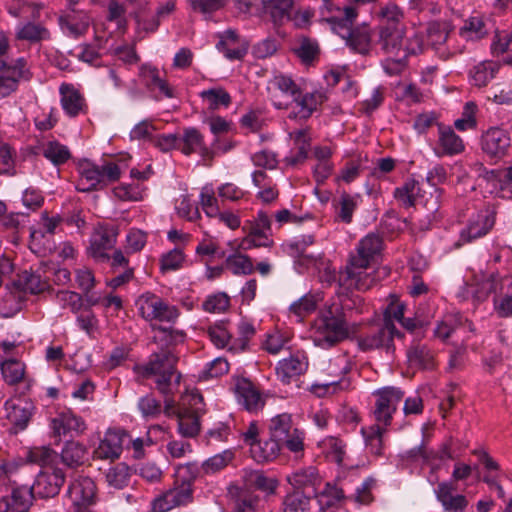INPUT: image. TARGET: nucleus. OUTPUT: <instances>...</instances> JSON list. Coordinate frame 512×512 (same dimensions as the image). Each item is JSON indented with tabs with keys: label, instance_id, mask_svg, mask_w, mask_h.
Instances as JSON below:
<instances>
[{
	"label": "nucleus",
	"instance_id": "338daca9",
	"mask_svg": "<svg viewBox=\"0 0 512 512\" xmlns=\"http://www.w3.org/2000/svg\"><path fill=\"white\" fill-rule=\"evenodd\" d=\"M356 203L352 196L348 193H342L339 199L338 217L345 223L352 221V215L355 210Z\"/></svg>",
	"mask_w": 512,
	"mask_h": 512
},
{
	"label": "nucleus",
	"instance_id": "8fccbe9b",
	"mask_svg": "<svg viewBox=\"0 0 512 512\" xmlns=\"http://www.w3.org/2000/svg\"><path fill=\"white\" fill-rule=\"evenodd\" d=\"M226 264L235 275H249L254 271L252 260L240 253L230 255L226 259Z\"/></svg>",
	"mask_w": 512,
	"mask_h": 512
},
{
	"label": "nucleus",
	"instance_id": "bf43d9fd",
	"mask_svg": "<svg viewBox=\"0 0 512 512\" xmlns=\"http://www.w3.org/2000/svg\"><path fill=\"white\" fill-rule=\"evenodd\" d=\"M100 170V188L106 187L109 183L115 182L120 178L121 171L119 166L114 162H105L98 165Z\"/></svg>",
	"mask_w": 512,
	"mask_h": 512
},
{
	"label": "nucleus",
	"instance_id": "bb28decb",
	"mask_svg": "<svg viewBox=\"0 0 512 512\" xmlns=\"http://www.w3.org/2000/svg\"><path fill=\"white\" fill-rule=\"evenodd\" d=\"M287 481L293 486L294 491L310 492L314 496L315 486L320 480L317 469L310 466L294 471L287 476Z\"/></svg>",
	"mask_w": 512,
	"mask_h": 512
},
{
	"label": "nucleus",
	"instance_id": "f704fd0d",
	"mask_svg": "<svg viewBox=\"0 0 512 512\" xmlns=\"http://www.w3.org/2000/svg\"><path fill=\"white\" fill-rule=\"evenodd\" d=\"M459 34L467 41H476L485 37L488 34V29L483 17L475 15L464 21Z\"/></svg>",
	"mask_w": 512,
	"mask_h": 512
},
{
	"label": "nucleus",
	"instance_id": "393cba45",
	"mask_svg": "<svg viewBox=\"0 0 512 512\" xmlns=\"http://www.w3.org/2000/svg\"><path fill=\"white\" fill-rule=\"evenodd\" d=\"M455 490L452 483L441 482L435 490L437 500L442 504L445 511L464 512L468 501L463 495H453Z\"/></svg>",
	"mask_w": 512,
	"mask_h": 512
},
{
	"label": "nucleus",
	"instance_id": "0e129e2a",
	"mask_svg": "<svg viewBox=\"0 0 512 512\" xmlns=\"http://www.w3.org/2000/svg\"><path fill=\"white\" fill-rule=\"evenodd\" d=\"M475 110L476 105L473 102H467L464 106L462 118L457 119L454 123L455 128L459 131L474 128L476 126Z\"/></svg>",
	"mask_w": 512,
	"mask_h": 512
},
{
	"label": "nucleus",
	"instance_id": "ddd939ff",
	"mask_svg": "<svg viewBox=\"0 0 512 512\" xmlns=\"http://www.w3.org/2000/svg\"><path fill=\"white\" fill-rule=\"evenodd\" d=\"M405 29L403 25L383 24L378 30V45L381 51L390 57H400L403 52Z\"/></svg>",
	"mask_w": 512,
	"mask_h": 512
},
{
	"label": "nucleus",
	"instance_id": "b1692460",
	"mask_svg": "<svg viewBox=\"0 0 512 512\" xmlns=\"http://www.w3.org/2000/svg\"><path fill=\"white\" fill-rule=\"evenodd\" d=\"M438 130V146L434 148L437 156L455 155L464 150L462 139L456 135L451 127L438 124Z\"/></svg>",
	"mask_w": 512,
	"mask_h": 512
},
{
	"label": "nucleus",
	"instance_id": "4d7b16f0",
	"mask_svg": "<svg viewBox=\"0 0 512 512\" xmlns=\"http://www.w3.org/2000/svg\"><path fill=\"white\" fill-rule=\"evenodd\" d=\"M80 171L82 177L90 183L89 187L86 190H96L100 188V170L98 169V165L85 161L80 165Z\"/></svg>",
	"mask_w": 512,
	"mask_h": 512
},
{
	"label": "nucleus",
	"instance_id": "7c9ffc66",
	"mask_svg": "<svg viewBox=\"0 0 512 512\" xmlns=\"http://www.w3.org/2000/svg\"><path fill=\"white\" fill-rule=\"evenodd\" d=\"M242 481L251 490L255 488L267 494H273L278 485L277 480L267 477L262 471L258 470H244Z\"/></svg>",
	"mask_w": 512,
	"mask_h": 512
},
{
	"label": "nucleus",
	"instance_id": "864d4df0",
	"mask_svg": "<svg viewBox=\"0 0 512 512\" xmlns=\"http://www.w3.org/2000/svg\"><path fill=\"white\" fill-rule=\"evenodd\" d=\"M129 476V467L124 463H118L108 470L106 479L111 486L122 488L127 484Z\"/></svg>",
	"mask_w": 512,
	"mask_h": 512
},
{
	"label": "nucleus",
	"instance_id": "cd10ccee",
	"mask_svg": "<svg viewBox=\"0 0 512 512\" xmlns=\"http://www.w3.org/2000/svg\"><path fill=\"white\" fill-rule=\"evenodd\" d=\"M235 391L238 395L239 402L242 403L248 411H257L263 407L264 400L262 399L260 392L249 380H238L235 386Z\"/></svg>",
	"mask_w": 512,
	"mask_h": 512
},
{
	"label": "nucleus",
	"instance_id": "6ab92c4d",
	"mask_svg": "<svg viewBox=\"0 0 512 512\" xmlns=\"http://www.w3.org/2000/svg\"><path fill=\"white\" fill-rule=\"evenodd\" d=\"M227 497L232 504L233 512H254L259 502V497L245 484H229Z\"/></svg>",
	"mask_w": 512,
	"mask_h": 512
},
{
	"label": "nucleus",
	"instance_id": "e433bc0d",
	"mask_svg": "<svg viewBox=\"0 0 512 512\" xmlns=\"http://www.w3.org/2000/svg\"><path fill=\"white\" fill-rule=\"evenodd\" d=\"M36 496L32 492V487H19L12 491L10 501L7 503V509L11 512H28L32 498Z\"/></svg>",
	"mask_w": 512,
	"mask_h": 512
},
{
	"label": "nucleus",
	"instance_id": "f03ea898",
	"mask_svg": "<svg viewBox=\"0 0 512 512\" xmlns=\"http://www.w3.org/2000/svg\"><path fill=\"white\" fill-rule=\"evenodd\" d=\"M356 300L346 298L341 307L332 305L326 312L315 320L313 341L321 348H331L346 339L348 326L344 309L352 310Z\"/></svg>",
	"mask_w": 512,
	"mask_h": 512
},
{
	"label": "nucleus",
	"instance_id": "39448f33",
	"mask_svg": "<svg viewBox=\"0 0 512 512\" xmlns=\"http://www.w3.org/2000/svg\"><path fill=\"white\" fill-rule=\"evenodd\" d=\"M357 16L355 8H344L343 17L325 18L331 29L345 40L346 45L354 52L368 55L371 50V34L366 26L353 28V22Z\"/></svg>",
	"mask_w": 512,
	"mask_h": 512
},
{
	"label": "nucleus",
	"instance_id": "473e14b6",
	"mask_svg": "<svg viewBox=\"0 0 512 512\" xmlns=\"http://www.w3.org/2000/svg\"><path fill=\"white\" fill-rule=\"evenodd\" d=\"M283 447L273 440L272 437L265 441H257L256 444H253L250 448V453L252 458L258 462H269L274 460L280 453Z\"/></svg>",
	"mask_w": 512,
	"mask_h": 512
},
{
	"label": "nucleus",
	"instance_id": "7ed1b4c3",
	"mask_svg": "<svg viewBox=\"0 0 512 512\" xmlns=\"http://www.w3.org/2000/svg\"><path fill=\"white\" fill-rule=\"evenodd\" d=\"M197 474L198 468L193 463L178 466L174 487L153 501V512H167L174 507L192 502V483Z\"/></svg>",
	"mask_w": 512,
	"mask_h": 512
},
{
	"label": "nucleus",
	"instance_id": "6e6d98bb",
	"mask_svg": "<svg viewBox=\"0 0 512 512\" xmlns=\"http://www.w3.org/2000/svg\"><path fill=\"white\" fill-rule=\"evenodd\" d=\"M317 307V299L313 295H305L290 306V311L296 316L303 318L314 312Z\"/></svg>",
	"mask_w": 512,
	"mask_h": 512
},
{
	"label": "nucleus",
	"instance_id": "aec40b11",
	"mask_svg": "<svg viewBox=\"0 0 512 512\" xmlns=\"http://www.w3.org/2000/svg\"><path fill=\"white\" fill-rule=\"evenodd\" d=\"M33 409V403L22 398L7 400L4 404L5 417L21 430L27 427Z\"/></svg>",
	"mask_w": 512,
	"mask_h": 512
},
{
	"label": "nucleus",
	"instance_id": "412c9836",
	"mask_svg": "<svg viewBox=\"0 0 512 512\" xmlns=\"http://www.w3.org/2000/svg\"><path fill=\"white\" fill-rule=\"evenodd\" d=\"M54 436L61 437L68 434L80 435L86 430V424L81 417L71 411L58 414L51 421Z\"/></svg>",
	"mask_w": 512,
	"mask_h": 512
},
{
	"label": "nucleus",
	"instance_id": "a878e982",
	"mask_svg": "<svg viewBox=\"0 0 512 512\" xmlns=\"http://www.w3.org/2000/svg\"><path fill=\"white\" fill-rule=\"evenodd\" d=\"M293 0H261V15H269L275 24L292 19Z\"/></svg>",
	"mask_w": 512,
	"mask_h": 512
},
{
	"label": "nucleus",
	"instance_id": "a19ab883",
	"mask_svg": "<svg viewBox=\"0 0 512 512\" xmlns=\"http://www.w3.org/2000/svg\"><path fill=\"white\" fill-rule=\"evenodd\" d=\"M419 191L418 183L413 180H407L401 187L395 189L394 197L405 208L416 205L419 201L416 195Z\"/></svg>",
	"mask_w": 512,
	"mask_h": 512
},
{
	"label": "nucleus",
	"instance_id": "f8f14e48",
	"mask_svg": "<svg viewBox=\"0 0 512 512\" xmlns=\"http://www.w3.org/2000/svg\"><path fill=\"white\" fill-rule=\"evenodd\" d=\"M136 306L141 316L146 320L172 322L178 317V311L175 307L169 306L151 293L141 295L136 301Z\"/></svg>",
	"mask_w": 512,
	"mask_h": 512
},
{
	"label": "nucleus",
	"instance_id": "37998d69",
	"mask_svg": "<svg viewBox=\"0 0 512 512\" xmlns=\"http://www.w3.org/2000/svg\"><path fill=\"white\" fill-rule=\"evenodd\" d=\"M501 290H503V297L499 301H494L495 309L501 317L512 316V275L503 279Z\"/></svg>",
	"mask_w": 512,
	"mask_h": 512
},
{
	"label": "nucleus",
	"instance_id": "6e6552de",
	"mask_svg": "<svg viewBox=\"0 0 512 512\" xmlns=\"http://www.w3.org/2000/svg\"><path fill=\"white\" fill-rule=\"evenodd\" d=\"M31 77L25 58L21 57L10 63L0 60V99L10 96L18 89L21 80L28 81Z\"/></svg>",
	"mask_w": 512,
	"mask_h": 512
},
{
	"label": "nucleus",
	"instance_id": "774afa93",
	"mask_svg": "<svg viewBox=\"0 0 512 512\" xmlns=\"http://www.w3.org/2000/svg\"><path fill=\"white\" fill-rule=\"evenodd\" d=\"M201 205L208 217H216L219 214L217 199L211 189L205 187L201 193Z\"/></svg>",
	"mask_w": 512,
	"mask_h": 512
},
{
	"label": "nucleus",
	"instance_id": "4c0bfd02",
	"mask_svg": "<svg viewBox=\"0 0 512 512\" xmlns=\"http://www.w3.org/2000/svg\"><path fill=\"white\" fill-rule=\"evenodd\" d=\"M312 493L304 491H293L289 493L284 501V512H306L310 509Z\"/></svg>",
	"mask_w": 512,
	"mask_h": 512
},
{
	"label": "nucleus",
	"instance_id": "c9c22d12",
	"mask_svg": "<svg viewBox=\"0 0 512 512\" xmlns=\"http://www.w3.org/2000/svg\"><path fill=\"white\" fill-rule=\"evenodd\" d=\"M86 447L78 441L66 442L61 452V460L68 467H77L84 463Z\"/></svg>",
	"mask_w": 512,
	"mask_h": 512
},
{
	"label": "nucleus",
	"instance_id": "603ef678",
	"mask_svg": "<svg viewBox=\"0 0 512 512\" xmlns=\"http://www.w3.org/2000/svg\"><path fill=\"white\" fill-rule=\"evenodd\" d=\"M15 170V152L5 143L0 144V175L13 176Z\"/></svg>",
	"mask_w": 512,
	"mask_h": 512
},
{
	"label": "nucleus",
	"instance_id": "9d476101",
	"mask_svg": "<svg viewBox=\"0 0 512 512\" xmlns=\"http://www.w3.org/2000/svg\"><path fill=\"white\" fill-rule=\"evenodd\" d=\"M117 235L118 228L115 225L100 223L95 226L88 248L90 256L99 262L109 260L107 251L114 247Z\"/></svg>",
	"mask_w": 512,
	"mask_h": 512
},
{
	"label": "nucleus",
	"instance_id": "c03bdc74",
	"mask_svg": "<svg viewBox=\"0 0 512 512\" xmlns=\"http://www.w3.org/2000/svg\"><path fill=\"white\" fill-rule=\"evenodd\" d=\"M180 150L185 155H190L200 149H203V136L196 128H187L184 130L183 136H180Z\"/></svg>",
	"mask_w": 512,
	"mask_h": 512
},
{
	"label": "nucleus",
	"instance_id": "1a4fd4ad",
	"mask_svg": "<svg viewBox=\"0 0 512 512\" xmlns=\"http://www.w3.org/2000/svg\"><path fill=\"white\" fill-rule=\"evenodd\" d=\"M373 415L376 421L374 426L387 427L391 424L392 416L396 412L404 393L395 387H385L376 392Z\"/></svg>",
	"mask_w": 512,
	"mask_h": 512
},
{
	"label": "nucleus",
	"instance_id": "20e7f679",
	"mask_svg": "<svg viewBox=\"0 0 512 512\" xmlns=\"http://www.w3.org/2000/svg\"><path fill=\"white\" fill-rule=\"evenodd\" d=\"M177 361L178 358L171 351L161 350L158 353H153L147 364L137 365L134 370L144 378L157 376V389L164 396H168L173 390L172 378L175 377V386L180 384L181 374L176 370Z\"/></svg>",
	"mask_w": 512,
	"mask_h": 512
},
{
	"label": "nucleus",
	"instance_id": "2f4dec72",
	"mask_svg": "<svg viewBox=\"0 0 512 512\" xmlns=\"http://www.w3.org/2000/svg\"><path fill=\"white\" fill-rule=\"evenodd\" d=\"M454 30V26L449 20H438L429 22L426 28L427 42L434 49L443 45L449 34Z\"/></svg>",
	"mask_w": 512,
	"mask_h": 512
},
{
	"label": "nucleus",
	"instance_id": "052dcab7",
	"mask_svg": "<svg viewBox=\"0 0 512 512\" xmlns=\"http://www.w3.org/2000/svg\"><path fill=\"white\" fill-rule=\"evenodd\" d=\"M232 456L230 451L214 455L203 463L202 468L206 473H215L223 469L232 460Z\"/></svg>",
	"mask_w": 512,
	"mask_h": 512
},
{
	"label": "nucleus",
	"instance_id": "680f3d73",
	"mask_svg": "<svg viewBox=\"0 0 512 512\" xmlns=\"http://www.w3.org/2000/svg\"><path fill=\"white\" fill-rule=\"evenodd\" d=\"M230 299L225 293L210 296L203 303V309L207 312L220 313L229 307Z\"/></svg>",
	"mask_w": 512,
	"mask_h": 512
},
{
	"label": "nucleus",
	"instance_id": "72a5a7b5",
	"mask_svg": "<svg viewBox=\"0 0 512 512\" xmlns=\"http://www.w3.org/2000/svg\"><path fill=\"white\" fill-rule=\"evenodd\" d=\"M13 285L19 291L31 294L43 292L47 287V283L41 279L40 275L27 270L17 275V278L13 280Z\"/></svg>",
	"mask_w": 512,
	"mask_h": 512
},
{
	"label": "nucleus",
	"instance_id": "49530a36",
	"mask_svg": "<svg viewBox=\"0 0 512 512\" xmlns=\"http://www.w3.org/2000/svg\"><path fill=\"white\" fill-rule=\"evenodd\" d=\"M476 280L474 297L478 301H484L490 294L497 292L499 285L498 274L491 273L488 276L483 275L480 280Z\"/></svg>",
	"mask_w": 512,
	"mask_h": 512
},
{
	"label": "nucleus",
	"instance_id": "5fc2aeb1",
	"mask_svg": "<svg viewBox=\"0 0 512 512\" xmlns=\"http://www.w3.org/2000/svg\"><path fill=\"white\" fill-rule=\"evenodd\" d=\"M385 428L380 426H371L368 430L362 429L366 445L371 453L375 455L381 454L382 450V434Z\"/></svg>",
	"mask_w": 512,
	"mask_h": 512
},
{
	"label": "nucleus",
	"instance_id": "2eb2a0df",
	"mask_svg": "<svg viewBox=\"0 0 512 512\" xmlns=\"http://www.w3.org/2000/svg\"><path fill=\"white\" fill-rule=\"evenodd\" d=\"M68 494L74 509H93L97 501L96 484L86 476H81L72 482Z\"/></svg>",
	"mask_w": 512,
	"mask_h": 512
},
{
	"label": "nucleus",
	"instance_id": "4468645a",
	"mask_svg": "<svg viewBox=\"0 0 512 512\" xmlns=\"http://www.w3.org/2000/svg\"><path fill=\"white\" fill-rule=\"evenodd\" d=\"M65 475L59 468H45L36 477L32 492L40 498H52L59 494Z\"/></svg>",
	"mask_w": 512,
	"mask_h": 512
},
{
	"label": "nucleus",
	"instance_id": "e2e57ef3",
	"mask_svg": "<svg viewBox=\"0 0 512 512\" xmlns=\"http://www.w3.org/2000/svg\"><path fill=\"white\" fill-rule=\"evenodd\" d=\"M202 404V395L197 390H194L182 397V408L180 409L183 411L188 410L190 413L200 415L203 413V409L200 407Z\"/></svg>",
	"mask_w": 512,
	"mask_h": 512
},
{
	"label": "nucleus",
	"instance_id": "423d86ee",
	"mask_svg": "<svg viewBox=\"0 0 512 512\" xmlns=\"http://www.w3.org/2000/svg\"><path fill=\"white\" fill-rule=\"evenodd\" d=\"M394 336H401L394 323L388 319H379L361 327L354 339L358 348L363 352L385 350L387 353H393L395 350Z\"/></svg>",
	"mask_w": 512,
	"mask_h": 512
},
{
	"label": "nucleus",
	"instance_id": "a211bd4d",
	"mask_svg": "<svg viewBox=\"0 0 512 512\" xmlns=\"http://www.w3.org/2000/svg\"><path fill=\"white\" fill-rule=\"evenodd\" d=\"M494 213L489 210L480 211L473 216L467 226L460 233L462 243H470L475 239L485 236L494 226Z\"/></svg>",
	"mask_w": 512,
	"mask_h": 512
},
{
	"label": "nucleus",
	"instance_id": "58836bf2",
	"mask_svg": "<svg viewBox=\"0 0 512 512\" xmlns=\"http://www.w3.org/2000/svg\"><path fill=\"white\" fill-rule=\"evenodd\" d=\"M272 244L273 241L269 238V232L253 223L249 234L241 241L239 247L248 250L253 247H269Z\"/></svg>",
	"mask_w": 512,
	"mask_h": 512
},
{
	"label": "nucleus",
	"instance_id": "ea45409f",
	"mask_svg": "<svg viewBox=\"0 0 512 512\" xmlns=\"http://www.w3.org/2000/svg\"><path fill=\"white\" fill-rule=\"evenodd\" d=\"M179 433L184 437H195L200 431V415L181 409L177 412Z\"/></svg>",
	"mask_w": 512,
	"mask_h": 512
},
{
	"label": "nucleus",
	"instance_id": "c756f323",
	"mask_svg": "<svg viewBox=\"0 0 512 512\" xmlns=\"http://www.w3.org/2000/svg\"><path fill=\"white\" fill-rule=\"evenodd\" d=\"M407 357L411 367L432 370L436 366L434 351L424 344L411 346L407 351Z\"/></svg>",
	"mask_w": 512,
	"mask_h": 512
},
{
	"label": "nucleus",
	"instance_id": "4be33fe9",
	"mask_svg": "<svg viewBox=\"0 0 512 512\" xmlns=\"http://www.w3.org/2000/svg\"><path fill=\"white\" fill-rule=\"evenodd\" d=\"M51 33L49 29L40 22L27 21L16 27L15 40L26 41L30 45L39 44L50 40Z\"/></svg>",
	"mask_w": 512,
	"mask_h": 512
},
{
	"label": "nucleus",
	"instance_id": "79ce46f5",
	"mask_svg": "<svg viewBox=\"0 0 512 512\" xmlns=\"http://www.w3.org/2000/svg\"><path fill=\"white\" fill-rule=\"evenodd\" d=\"M498 71V65L494 62H482L471 70L473 84L478 87L486 86Z\"/></svg>",
	"mask_w": 512,
	"mask_h": 512
},
{
	"label": "nucleus",
	"instance_id": "f3484780",
	"mask_svg": "<svg viewBox=\"0 0 512 512\" xmlns=\"http://www.w3.org/2000/svg\"><path fill=\"white\" fill-rule=\"evenodd\" d=\"M128 434L119 429H109L94 450V457L102 460L114 461L121 455L125 439Z\"/></svg>",
	"mask_w": 512,
	"mask_h": 512
},
{
	"label": "nucleus",
	"instance_id": "5701e85b",
	"mask_svg": "<svg viewBox=\"0 0 512 512\" xmlns=\"http://www.w3.org/2000/svg\"><path fill=\"white\" fill-rule=\"evenodd\" d=\"M307 368V357L302 353H296L281 360L276 367V373L283 383L288 384L292 378L305 373Z\"/></svg>",
	"mask_w": 512,
	"mask_h": 512
},
{
	"label": "nucleus",
	"instance_id": "3c124183",
	"mask_svg": "<svg viewBox=\"0 0 512 512\" xmlns=\"http://www.w3.org/2000/svg\"><path fill=\"white\" fill-rule=\"evenodd\" d=\"M43 154L55 165L63 164L70 158L68 148L56 141L49 142L45 146Z\"/></svg>",
	"mask_w": 512,
	"mask_h": 512
},
{
	"label": "nucleus",
	"instance_id": "c85d7f7f",
	"mask_svg": "<svg viewBox=\"0 0 512 512\" xmlns=\"http://www.w3.org/2000/svg\"><path fill=\"white\" fill-rule=\"evenodd\" d=\"M60 94L62 108L68 116L76 117L86 108L83 96L72 85L62 84Z\"/></svg>",
	"mask_w": 512,
	"mask_h": 512
},
{
	"label": "nucleus",
	"instance_id": "9b49d317",
	"mask_svg": "<svg viewBox=\"0 0 512 512\" xmlns=\"http://www.w3.org/2000/svg\"><path fill=\"white\" fill-rule=\"evenodd\" d=\"M293 97L292 102L285 106L290 109L288 118L292 120H307L319 107L327 100V97L322 91H314L310 93H301L299 90Z\"/></svg>",
	"mask_w": 512,
	"mask_h": 512
},
{
	"label": "nucleus",
	"instance_id": "f257e3e1",
	"mask_svg": "<svg viewBox=\"0 0 512 512\" xmlns=\"http://www.w3.org/2000/svg\"><path fill=\"white\" fill-rule=\"evenodd\" d=\"M383 240L377 233H369L358 244L356 255L351 256L345 270L340 271L338 282L346 290L366 291L380 280L384 271L372 269L375 257L381 252Z\"/></svg>",
	"mask_w": 512,
	"mask_h": 512
},
{
	"label": "nucleus",
	"instance_id": "a18cd8bd",
	"mask_svg": "<svg viewBox=\"0 0 512 512\" xmlns=\"http://www.w3.org/2000/svg\"><path fill=\"white\" fill-rule=\"evenodd\" d=\"M1 372L4 380L14 385L20 382L25 374V366L16 359H8L1 364Z\"/></svg>",
	"mask_w": 512,
	"mask_h": 512
},
{
	"label": "nucleus",
	"instance_id": "0eeeda50",
	"mask_svg": "<svg viewBox=\"0 0 512 512\" xmlns=\"http://www.w3.org/2000/svg\"><path fill=\"white\" fill-rule=\"evenodd\" d=\"M269 435L298 458L304 451V432L293 423L291 414L282 413L270 420Z\"/></svg>",
	"mask_w": 512,
	"mask_h": 512
},
{
	"label": "nucleus",
	"instance_id": "dca6fc26",
	"mask_svg": "<svg viewBox=\"0 0 512 512\" xmlns=\"http://www.w3.org/2000/svg\"><path fill=\"white\" fill-rule=\"evenodd\" d=\"M483 152L492 159H502L507 155L511 146L508 132L499 127L489 128L481 139Z\"/></svg>",
	"mask_w": 512,
	"mask_h": 512
},
{
	"label": "nucleus",
	"instance_id": "09e8293b",
	"mask_svg": "<svg viewBox=\"0 0 512 512\" xmlns=\"http://www.w3.org/2000/svg\"><path fill=\"white\" fill-rule=\"evenodd\" d=\"M201 97L209 104V109L216 110L220 106L228 107L231 104V96L223 88H212L201 92Z\"/></svg>",
	"mask_w": 512,
	"mask_h": 512
},
{
	"label": "nucleus",
	"instance_id": "de8ad7c7",
	"mask_svg": "<svg viewBox=\"0 0 512 512\" xmlns=\"http://www.w3.org/2000/svg\"><path fill=\"white\" fill-rule=\"evenodd\" d=\"M28 460L45 468L53 467L58 454L49 447H34L28 452Z\"/></svg>",
	"mask_w": 512,
	"mask_h": 512
},
{
	"label": "nucleus",
	"instance_id": "69168bd1",
	"mask_svg": "<svg viewBox=\"0 0 512 512\" xmlns=\"http://www.w3.org/2000/svg\"><path fill=\"white\" fill-rule=\"evenodd\" d=\"M138 408L146 418H155L161 413V404L152 395L142 397L138 402Z\"/></svg>",
	"mask_w": 512,
	"mask_h": 512
},
{
	"label": "nucleus",
	"instance_id": "13d9d810",
	"mask_svg": "<svg viewBox=\"0 0 512 512\" xmlns=\"http://www.w3.org/2000/svg\"><path fill=\"white\" fill-rule=\"evenodd\" d=\"M60 223L59 217H52L49 218L47 216V213H45L42 217V225L43 230H33L31 231L30 238H31V248L37 245V242L40 240V238H43L45 236V233L48 234H54L55 229Z\"/></svg>",
	"mask_w": 512,
	"mask_h": 512
}]
</instances>
